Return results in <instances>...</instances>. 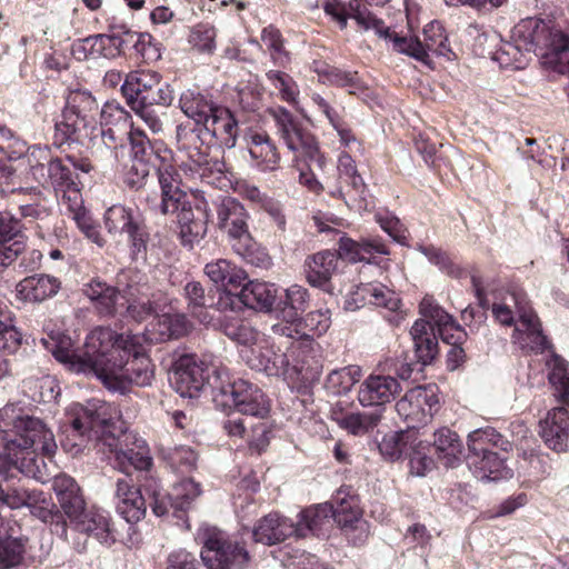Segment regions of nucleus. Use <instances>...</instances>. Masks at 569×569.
<instances>
[{
	"instance_id": "c9c22d12",
	"label": "nucleus",
	"mask_w": 569,
	"mask_h": 569,
	"mask_svg": "<svg viewBox=\"0 0 569 569\" xmlns=\"http://www.w3.org/2000/svg\"><path fill=\"white\" fill-rule=\"evenodd\" d=\"M7 480V475L0 471V505H4L10 509H20L36 506L37 502H47L42 491L31 490L24 486L12 487L2 486V481Z\"/></svg>"
},
{
	"instance_id": "9b49d317",
	"label": "nucleus",
	"mask_w": 569,
	"mask_h": 569,
	"mask_svg": "<svg viewBox=\"0 0 569 569\" xmlns=\"http://www.w3.org/2000/svg\"><path fill=\"white\" fill-rule=\"evenodd\" d=\"M278 133L296 158H302L310 163L317 164L320 169L326 164L325 157L320 153L316 138L303 131L295 117L284 108L277 107L270 110Z\"/></svg>"
},
{
	"instance_id": "a878e982",
	"label": "nucleus",
	"mask_w": 569,
	"mask_h": 569,
	"mask_svg": "<svg viewBox=\"0 0 569 569\" xmlns=\"http://www.w3.org/2000/svg\"><path fill=\"white\" fill-rule=\"evenodd\" d=\"M60 280L51 274L36 273L20 280L16 286L17 298L24 302L40 303L53 298L60 290Z\"/></svg>"
},
{
	"instance_id": "79ce46f5",
	"label": "nucleus",
	"mask_w": 569,
	"mask_h": 569,
	"mask_svg": "<svg viewBox=\"0 0 569 569\" xmlns=\"http://www.w3.org/2000/svg\"><path fill=\"white\" fill-rule=\"evenodd\" d=\"M150 326V331L157 335V340L179 338L190 330L189 321L181 313L164 312L159 315L158 312Z\"/></svg>"
},
{
	"instance_id": "680f3d73",
	"label": "nucleus",
	"mask_w": 569,
	"mask_h": 569,
	"mask_svg": "<svg viewBox=\"0 0 569 569\" xmlns=\"http://www.w3.org/2000/svg\"><path fill=\"white\" fill-rule=\"evenodd\" d=\"M331 318L328 309L309 312L299 323L301 336H321L330 327Z\"/></svg>"
},
{
	"instance_id": "dca6fc26",
	"label": "nucleus",
	"mask_w": 569,
	"mask_h": 569,
	"mask_svg": "<svg viewBox=\"0 0 569 569\" xmlns=\"http://www.w3.org/2000/svg\"><path fill=\"white\" fill-rule=\"evenodd\" d=\"M31 174L42 186H51L56 193L76 184L73 172L61 159L49 157V151L34 149L28 160Z\"/></svg>"
},
{
	"instance_id": "5701e85b",
	"label": "nucleus",
	"mask_w": 569,
	"mask_h": 569,
	"mask_svg": "<svg viewBox=\"0 0 569 569\" xmlns=\"http://www.w3.org/2000/svg\"><path fill=\"white\" fill-rule=\"evenodd\" d=\"M240 357L253 370L268 376H281L287 372L289 360L286 353L276 351L263 337L253 349H241Z\"/></svg>"
},
{
	"instance_id": "bf43d9fd",
	"label": "nucleus",
	"mask_w": 569,
	"mask_h": 569,
	"mask_svg": "<svg viewBox=\"0 0 569 569\" xmlns=\"http://www.w3.org/2000/svg\"><path fill=\"white\" fill-rule=\"evenodd\" d=\"M261 41L270 51L274 63L279 67H284L289 58L287 51L283 49L280 31L272 26L266 27L261 32Z\"/></svg>"
},
{
	"instance_id": "5fc2aeb1",
	"label": "nucleus",
	"mask_w": 569,
	"mask_h": 569,
	"mask_svg": "<svg viewBox=\"0 0 569 569\" xmlns=\"http://www.w3.org/2000/svg\"><path fill=\"white\" fill-rule=\"evenodd\" d=\"M353 3H358V6L360 7L361 10H365L366 12H368L367 8L365 7V4L360 3L359 0H351L348 4V7L340 2L339 0H325V3H323V10L325 12L330 16L337 23L338 26L343 29L347 27V22H348V18H352L356 20L357 24L362 28L363 30H366L359 22L358 20L356 19L355 17V10L352 8V4ZM369 13L375 17L370 11Z\"/></svg>"
},
{
	"instance_id": "6ab92c4d",
	"label": "nucleus",
	"mask_w": 569,
	"mask_h": 569,
	"mask_svg": "<svg viewBox=\"0 0 569 569\" xmlns=\"http://www.w3.org/2000/svg\"><path fill=\"white\" fill-rule=\"evenodd\" d=\"M420 315L431 321L433 330L443 342L451 346L450 355L462 353L459 346L466 339V332L453 318L446 312L433 298L425 297L420 302Z\"/></svg>"
},
{
	"instance_id": "3c124183",
	"label": "nucleus",
	"mask_w": 569,
	"mask_h": 569,
	"mask_svg": "<svg viewBox=\"0 0 569 569\" xmlns=\"http://www.w3.org/2000/svg\"><path fill=\"white\" fill-rule=\"evenodd\" d=\"M184 296L188 300V308L191 313L199 319L200 322L206 323L210 321V317L206 311L208 299L204 295V288L198 281H190L184 286Z\"/></svg>"
},
{
	"instance_id": "6e6552de",
	"label": "nucleus",
	"mask_w": 569,
	"mask_h": 569,
	"mask_svg": "<svg viewBox=\"0 0 569 569\" xmlns=\"http://www.w3.org/2000/svg\"><path fill=\"white\" fill-rule=\"evenodd\" d=\"M335 502L336 507L328 503L319 505L315 509L302 511L301 516L305 520L317 523V529L322 525L323 520L332 516L353 545L362 543L368 538L369 531L367 522L361 518L362 511L357 497L339 490Z\"/></svg>"
},
{
	"instance_id": "7c9ffc66",
	"label": "nucleus",
	"mask_w": 569,
	"mask_h": 569,
	"mask_svg": "<svg viewBox=\"0 0 569 569\" xmlns=\"http://www.w3.org/2000/svg\"><path fill=\"white\" fill-rule=\"evenodd\" d=\"M177 213L181 243L192 249L207 234L209 214L204 212L203 217L196 218L191 207L187 204L180 206Z\"/></svg>"
},
{
	"instance_id": "0eeeda50",
	"label": "nucleus",
	"mask_w": 569,
	"mask_h": 569,
	"mask_svg": "<svg viewBox=\"0 0 569 569\" xmlns=\"http://www.w3.org/2000/svg\"><path fill=\"white\" fill-rule=\"evenodd\" d=\"M202 545L200 557L207 569H246L250 561L244 547L226 531L202 526L197 535Z\"/></svg>"
},
{
	"instance_id": "13d9d810",
	"label": "nucleus",
	"mask_w": 569,
	"mask_h": 569,
	"mask_svg": "<svg viewBox=\"0 0 569 569\" xmlns=\"http://www.w3.org/2000/svg\"><path fill=\"white\" fill-rule=\"evenodd\" d=\"M136 114L144 122L152 133L163 132L167 112L164 108L153 103H141L134 109Z\"/></svg>"
},
{
	"instance_id": "a18cd8bd",
	"label": "nucleus",
	"mask_w": 569,
	"mask_h": 569,
	"mask_svg": "<svg viewBox=\"0 0 569 569\" xmlns=\"http://www.w3.org/2000/svg\"><path fill=\"white\" fill-rule=\"evenodd\" d=\"M162 458L174 472L189 473L196 469L198 455L188 446H174L162 449Z\"/></svg>"
},
{
	"instance_id": "9d476101",
	"label": "nucleus",
	"mask_w": 569,
	"mask_h": 569,
	"mask_svg": "<svg viewBox=\"0 0 569 569\" xmlns=\"http://www.w3.org/2000/svg\"><path fill=\"white\" fill-rule=\"evenodd\" d=\"M214 401L234 408L243 416L264 419L270 412V403L262 390L244 379H237L217 388Z\"/></svg>"
},
{
	"instance_id": "37998d69",
	"label": "nucleus",
	"mask_w": 569,
	"mask_h": 569,
	"mask_svg": "<svg viewBox=\"0 0 569 569\" xmlns=\"http://www.w3.org/2000/svg\"><path fill=\"white\" fill-rule=\"evenodd\" d=\"M180 108L188 118L196 122V124L203 126L207 119L216 110L217 106L200 92L189 89L180 97Z\"/></svg>"
},
{
	"instance_id": "603ef678",
	"label": "nucleus",
	"mask_w": 569,
	"mask_h": 569,
	"mask_svg": "<svg viewBox=\"0 0 569 569\" xmlns=\"http://www.w3.org/2000/svg\"><path fill=\"white\" fill-rule=\"evenodd\" d=\"M413 432L410 430L392 432L383 437L379 443L380 452L390 460L398 459L401 455L408 453L411 445L410 439Z\"/></svg>"
},
{
	"instance_id": "7ed1b4c3",
	"label": "nucleus",
	"mask_w": 569,
	"mask_h": 569,
	"mask_svg": "<svg viewBox=\"0 0 569 569\" xmlns=\"http://www.w3.org/2000/svg\"><path fill=\"white\" fill-rule=\"evenodd\" d=\"M57 450V443L51 429L33 417H27L16 436L7 438L3 445V461L27 477L43 479L44 462L38 452L51 457Z\"/></svg>"
},
{
	"instance_id": "a19ab883",
	"label": "nucleus",
	"mask_w": 569,
	"mask_h": 569,
	"mask_svg": "<svg viewBox=\"0 0 569 569\" xmlns=\"http://www.w3.org/2000/svg\"><path fill=\"white\" fill-rule=\"evenodd\" d=\"M493 448L508 451L511 443L490 427L473 430L468 435V456L480 457Z\"/></svg>"
},
{
	"instance_id": "b1692460",
	"label": "nucleus",
	"mask_w": 569,
	"mask_h": 569,
	"mask_svg": "<svg viewBox=\"0 0 569 569\" xmlns=\"http://www.w3.org/2000/svg\"><path fill=\"white\" fill-rule=\"evenodd\" d=\"M511 339L526 353H540L549 348L541 322L532 309L522 310L521 320L516 322Z\"/></svg>"
},
{
	"instance_id": "4be33fe9",
	"label": "nucleus",
	"mask_w": 569,
	"mask_h": 569,
	"mask_svg": "<svg viewBox=\"0 0 569 569\" xmlns=\"http://www.w3.org/2000/svg\"><path fill=\"white\" fill-rule=\"evenodd\" d=\"M60 204L66 208L71 219L77 223L81 232L99 247L104 244L98 226L93 222L91 216L83 206V199L78 184L70 186L59 190Z\"/></svg>"
},
{
	"instance_id": "423d86ee",
	"label": "nucleus",
	"mask_w": 569,
	"mask_h": 569,
	"mask_svg": "<svg viewBox=\"0 0 569 569\" xmlns=\"http://www.w3.org/2000/svg\"><path fill=\"white\" fill-rule=\"evenodd\" d=\"M377 254H389L387 246L379 238H366L355 241L342 237L339 241V256L325 250L308 257L305 261V272L309 284L325 288L338 269L339 257L351 262H370Z\"/></svg>"
},
{
	"instance_id": "4c0bfd02",
	"label": "nucleus",
	"mask_w": 569,
	"mask_h": 569,
	"mask_svg": "<svg viewBox=\"0 0 569 569\" xmlns=\"http://www.w3.org/2000/svg\"><path fill=\"white\" fill-rule=\"evenodd\" d=\"M530 309L526 295L510 292L500 302L493 303L492 315L499 323L516 327V322L521 320L522 310L529 311Z\"/></svg>"
},
{
	"instance_id": "aec40b11",
	"label": "nucleus",
	"mask_w": 569,
	"mask_h": 569,
	"mask_svg": "<svg viewBox=\"0 0 569 569\" xmlns=\"http://www.w3.org/2000/svg\"><path fill=\"white\" fill-rule=\"evenodd\" d=\"M400 392L401 385L395 377L371 373L359 386L358 401L362 407L381 409L393 401Z\"/></svg>"
},
{
	"instance_id": "412c9836",
	"label": "nucleus",
	"mask_w": 569,
	"mask_h": 569,
	"mask_svg": "<svg viewBox=\"0 0 569 569\" xmlns=\"http://www.w3.org/2000/svg\"><path fill=\"white\" fill-rule=\"evenodd\" d=\"M170 383L184 398H194L204 387L203 369L197 362L196 356L182 355L172 365Z\"/></svg>"
},
{
	"instance_id": "338daca9",
	"label": "nucleus",
	"mask_w": 569,
	"mask_h": 569,
	"mask_svg": "<svg viewBox=\"0 0 569 569\" xmlns=\"http://www.w3.org/2000/svg\"><path fill=\"white\" fill-rule=\"evenodd\" d=\"M358 370L351 367L332 370L327 378V387L335 393L348 391L356 382Z\"/></svg>"
},
{
	"instance_id": "f3484780",
	"label": "nucleus",
	"mask_w": 569,
	"mask_h": 569,
	"mask_svg": "<svg viewBox=\"0 0 569 569\" xmlns=\"http://www.w3.org/2000/svg\"><path fill=\"white\" fill-rule=\"evenodd\" d=\"M337 169L339 186L331 191V194L343 199L350 208L366 209L367 188L349 152L343 151L339 154Z\"/></svg>"
},
{
	"instance_id": "052dcab7",
	"label": "nucleus",
	"mask_w": 569,
	"mask_h": 569,
	"mask_svg": "<svg viewBox=\"0 0 569 569\" xmlns=\"http://www.w3.org/2000/svg\"><path fill=\"white\" fill-rule=\"evenodd\" d=\"M216 37L214 27L208 23H199L192 28L189 42L200 52L212 53L216 49Z\"/></svg>"
},
{
	"instance_id": "f03ea898",
	"label": "nucleus",
	"mask_w": 569,
	"mask_h": 569,
	"mask_svg": "<svg viewBox=\"0 0 569 569\" xmlns=\"http://www.w3.org/2000/svg\"><path fill=\"white\" fill-rule=\"evenodd\" d=\"M116 409L106 401L92 399L86 405L72 403L67 410L69 427L61 439L63 450L77 456L91 442L120 471L148 470L152 465L146 441L122 432L114 436L111 423Z\"/></svg>"
},
{
	"instance_id": "c03bdc74",
	"label": "nucleus",
	"mask_w": 569,
	"mask_h": 569,
	"mask_svg": "<svg viewBox=\"0 0 569 569\" xmlns=\"http://www.w3.org/2000/svg\"><path fill=\"white\" fill-rule=\"evenodd\" d=\"M548 379L555 388V397L560 403L569 405V369L568 362L558 355H552L547 362Z\"/></svg>"
},
{
	"instance_id": "8fccbe9b",
	"label": "nucleus",
	"mask_w": 569,
	"mask_h": 569,
	"mask_svg": "<svg viewBox=\"0 0 569 569\" xmlns=\"http://www.w3.org/2000/svg\"><path fill=\"white\" fill-rule=\"evenodd\" d=\"M282 316L289 322H295L298 315L303 312L308 305V291L306 288L292 284L286 290Z\"/></svg>"
},
{
	"instance_id": "4d7b16f0",
	"label": "nucleus",
	"mask_w": 569,
	"mask_h": 569,
	"mask_svg": "<svg viewBox=\"0 0 569 569\" xmlns=\"http://www.w3.org/2000/svg\"><path fill=\"white\" fill-rule=\"evenodd\" d=\"M101 127L118 128V130H126L131 128V116L119 103L107 102L100 112Z\"/></svg>"
},
{
	"instance_id": "774afa93",
	"label": "nucleus",
	"mask_w": 569,
	"mask_h": 569,
	"mask_svg": "<svg viewBox=\"0 0 569 569\" xmlns=\"http://www.w3.org/2000/svg\"><path fill=\"white\" fill-rule=\"evenodd\" d=\"M164 569H201V565L196 555L186 549H178L167 556Z\"/></svg>"
},
{
	"instance_id": "6e6d98bb",
	"label": "nucleus",
	"mask_w": 569,
	"mask_h": 569,
	"mask_svg": "<svg viewBox=\"0 0 569 569\" xmlns=\"http://www.w3.org/2000/svg\"><path fill=\"white\" fill-rule=\"evenodd\" d=\"M22 342V335L14 325L10 311L0 316V348L12 353Z\"/></svg>"
},
{
	"instance_id": "1a4fd4ad",
	"label": "nucleus",
	"mask_w": 569,
	"mask_h": 569,
	"mask_svg": "<svg viewBox=\"0 0 569 569\" xmlns=\"http://www.w3.org/2000/svg\"><path fill=\"white\" fill-rule=\"evenodd\" d=\"M249 213L237 199L223 198L217 206V226L226 232L234 252L252 261L257 242L249 231Z\"/></svg>"
},
{
	"instance_id": "c756f323",
	"label": "nucleus",
	"mask_w": 569,
	"mask_h": 569,
	"mask_svg": "<svg viewBox=\"0 0 569 569\" xmlns=\"http://www.w3.org/2000/svg\"><path fill=\"white\" fill-rule=\"evenodd\" d=\"M238 121H240V119L233 118L232 111L227 108L217 107L204 122L203 129L208 134L219 140L226 147L232 148L238 137Z\"/></svg>"
},
{
	"instance_id": "2eb2a0df",
	"label": "nucleus",
	"mask_w": 569,
	"mask_h": 569,
	"mask_svg": "<svg viewBox=\"0 0 569 569\" xmlns=\"http://www.w3.org/2000/svg\"><path fill=\"white\" fill-rule=\"evenodd\" d=\"M315 530H317V523L305 520L301 515L299 522L293 523L278 513H269L260 519L252 531V536L256 542L272 546L291 536L306 537L308 531Z\"/></svg>"
},
{
	"instance_id": "864d4df0",
	"label": "nucleus",
	"mask_w": 569,
	"mask_h": 569,
	"mask_svg": "<svg viewBox=\"0 0 569 569\" xmlns=\"http://www.w3.org/2000/svg\"><path fill=\"white\" fill-rule=\"evenodd\" d=\"M224 335L234 341L241 349H253L263 338L257 330L247 323H228L224 326Z\"/></svg>"
},
{
	"instance_id": "09e8293b",
	"label": "nucleus",
	"mask_w": 569,
	"mask_h": 569,
	"mask_svg": "<svg viewBox=\"0 0 569 569\" xmlns=\"http://www.w3.org/2000/svg\"><path fill=\"white\" fill-rule=\"evenodd\" d=\"M171 495L173 499L171 507L174 508V512H181L187 510L192 501L201 495V488L191 478H186L174 483Z\"/></svg>"
},
{
	"instance_id": "f257e3e1",
	"label": "nucleus",
	"mask_w": 569,
	"mask_h": 569,
	"mask_svg": "<svg viewBox=\"0 0 569 569\" xmlns=\"http://www.w3.org/2000/svg\"><path fill=\"white\" fill-rule=\"evenodd\" d=\"M41 340L70 371L93 375L111 391L124 393L132 385L147 387L154 377L150 358L140 350L139 336L97 327L82 347H74L72 339L59 331H51L48 339Z\"/></svg>"
},
{
	"instance_id": "c85d7f7f",
	"label": "nucleus",
	"mask_w": 569,
	"mask_h": 569,
	"mask_svg": "<svg viewBox=\"0 0 569 569\" xmlns=\"http://www.w3.org/2000/svg\"><path fill=\"white\" fill-rule=\"evenodd\" d=\"M410 335L418 361L423 366L429 365L438 353L437 333L431 321L425 317L416 320L411 327Z\"/></svg>"
},
{
	"instance_id": "f704fd0d",
	"label": "nucleus",
	"mask_w": 569,
	"mask_h": 569,
	"mask_svg": "<svg viewBox=\"0 0 569 569\" xmlns=\"http://www.w3.org/2000/svg\"><path fill=\"white\" fill-rule=\"evenodd\" d=\"M352 296L356 302L383 307L390 311H396L400 305L398 296L381 283H361L356 288Z\"/></svg>"
},
{
	"instance_id": "0e129e2a",
	"label": "nucleus",
	"mask_w": 569,
	"mask_h": 569,
	"mask_svg": "<svg viewBox=\"0 0 569 569\" xmlns=\"http://www.w3.org/2000/svg\"><path fill=\"white\" fill-rule=\"evenodd\" d=\"M129 140L131 144L133 160H141L149 162L154 152V146L151 144L149 138L139 128L131 126L129 131Z\"/></svg>"
},
{
	"instance_id": "49530a36",
	"label": "nucleus",
	"mask_w": 569,
	"mask_h": 569,
	"mask_svg": "<svg viewBox=\"0 0 569 569\" xmlns=\"http://www.w3.org/2000/svg\"><path fill=\"white\" fill-rule=\"evenodd\" d=\"M380 413L376 412H351L343 416L339 425L353 436H363L377 427L380 421Z\"/></svg>"
},
{
	"instance_id": "20e7f679",
	"label": "nucleus",
	"mask_w": 569,
	"mask_h": 569,
	"mask_svg": "<svg viewBox=\"0 0 569 569\" xmlns=\"http://www.w3.org/2000/svg\"><path fill=\"white\" fill-rule=\"evenodd\" d=\"M519 49L533 51L542 67L551 71H569V37L536 18L521 20L512 29Z\"/></svg>"
},
{
	"instance_id": "473e14b6",
	"label": "nucleus",
	"mask_w": 569,
	"mask_h": 569,
	"mask_svg": "<svg viewBox=\"0 0 569 569\" xmlns=\"http://www.w3.org/2000/svg\"><path fill=\"white\" fill-rule=\"evenodd\" d=\"M248 149L250 157L261 170L278 169L280 156L267 133L251 132L248 136Z\"/></svg>"
},
{
	"instance_id": "39448f33",
	"label": "nucleus",
	"mask_w": 569,
	"mask_h": 569,
	"mask_svg": "<svg viewBox=\"0 0 569 569\" xmlns=\"http://www.w3.org/2000/svg\"><path fill=\"white\" fill-rule=\"evenodd\" d=\"M355 17L365 29H373L380 38L392 43V49L399 53L407 54L421 62L429 69H436L437 64L431 58V53L437 51L442 41L447 40V34L442 26L432 21L423 28V41L416 36H401L385 26L383 21L372 17L369 12L361 10L358 3H353Z\"/></svg>"
},
{
	"instance_id": "e433bc0d",
	"label": "nucleus",
	"mask_w": 569,
	"mask_h": 569,
	"mask_svg": "<svg viewBox=\"0 0 569 569\" xmlns=\"http://www.w3.org/2000/svg\"><path fill=\"white\" fill-rule=\"evenodd\" d=\"M204 273L209 279L223 289H233L242 286L247 278L246 272L227 259H217L204 266Z\"/></svg>"
},
{
	"instance_id": "bb28decb",
	"label": "nucleus",
	"mask_w": 569,
	"mask_h": 569,
	"mask_svg": "<svg viewBox=\"0 0 569 569\" xmlns=\"http://www.w3.org/2000/svg\"><path fill=\"white\" fill-rule=\"evenodd\" d=\"M52 488L60 508L71 523L87 510L84 499L76 480L66 473L54 477Z\"/></svg>"
},
{
	"instance_id": "393cba45",
	"label": "nucleus",
	"mask_w": 569,
	"mask_h": 569,
	"mask_svg": "<svg viewBox=\"0 0 569 569\" xmlns=\"http://www.w3.org/2000/svg\"><path fill=\"white\" fill-rule=\"evenodd\" d=\"M540 436L552 450L562 452L569 449V413L565 407L548 411L540 421Z\"/></svg>"
},
{
	"instance_id": "58836bf2",
	"label": "nucleus",
	"mask_w": 569,
	"mask_h": 569,
	"mask_svg": "<svg viewBox=\"0 0 569 569\" xmlns=\"http://www.w3.org/2000/svg\"><path fill=\"white\" fill-rule=\"evenodd\" d=\"M277 298V289L273 284L262 281H249L242 283L240 299L244 306L256 310L269 311Z\"/></svg>"
},
{
	"instance_id": "69168bd1",
	"label": "nucleus",
	"mask_w": 569,
	"mask_h": 569,
	"mask_svg": "<svg viewBox=\"0 0 569 569\" xmlns=\"http://www.w3.org/2000/svg\"><path fill=\"white\" fill-rule=\"evenodd\" d=\"M238 96L239 103L242 109L233 111L232 116L233 118L240 119V121L237 122V133L239 134L240 128L242 126H246L254 120V112L259 108V99L248 92L246 89H240Z\"/></svg>"
},
{
	"instance_id": "de8ad7c7",
	"label": "nucleus",
	"mask_w": 569,
	"mask_h": 569,
	"mask_svg": "<svg viewBox=\"0 0 569 569\" xmlns=\"http://www.w3.org/2000/svg\"><path fill=\"white\" fill-rule=\"evenodd\" d=\"M26 542L24 538H0V569H11L22 563Z\"/></svg>"
},
{
	"instance_id": "72a5a7b5",
	"label": "nucleus",
	"mask_w": 569,
	"mask_h": 569,
	"mask_svg": "<svg viewBox=\"0 0 569 569\" xmlns=\"http://www.w3.org/2000/svg\"><path fill=\"white\" fill-rule=\"evenodd\" d=\"M73 526L78 531L93 536L101 543L109 545L114 541L109 517L101 510L87 509Z\"/></svg>"
},
{
	"instance_id": "2f4dec72",
	"label": "nucleus",
	"mask_w": 569,
	"mask_h": 569,
	"mask_svg": "<svg viewBox=\"0 0 569 569\" xmlns=\"http://www.w3.org/2000/svg\"><path fill=\"white\" fill-rule=\"evenodd\" d=\"M467 460L475 477L481 481H496L512 477V470L507 468L505 460L493 451L480 457L468 456Z\"/></svg>"
},
{
	"instance_id": "ddd939ff",
	"label": "nucleus",
	"mask_w": 569,
	"mask_h": 569,
	"mask_svg": "<svg viewBox=\"0 0 569 569\" xmlns=\"http://www.w3.org/2000/svg\"><path fill=\"white\" fill-rule=\"evenodd\" d=\"M439 399L432 386H419L408 390L396 403L397 413L412 431L426 426L437 411Z\"/></svg>"
},
{
	"instance_id": "4468645a",
	"label": "nucleus",
	"mask_w": 569,
	"mask_h": 569,
	"mask_svg": "<svg viewBox=\"0 0 569 569\" xmlns=\"http://www.w3.org/2000/svg\"><path fill=\"white\" fill-rule=\"evenodd\" d=\"M103 224L112 237H128L132 254L146 251L148 234L131 208L120 203L110 206L103 214Z\"/></svg>"
},
{
	"instance_id": "ea45409f",
	"label": "nucleus",
	"mask_w": 569,
	"mask_h": 569,
	"mask_svg": "<svg viewBox=\"0 0 569 569\" xmlns=\"http://www.w3.org/2000/svg\"><path fill=\"white\" fill-rule=\"evenodd\" d=\"M433 447L438 460L447 468H453L460 461L462 445L456 432L441 428L435 432Z\"/></svg>"
},
{
	"instance_id": "e2e57ef3",
	"label": "nucleus",
	"mask_w": 569,
	"mask_h": 569,
	"mask_svg": "<svg viewBox=\"0 0 569 569\" xmlns=\"http://www.w3.org/2000/svg\"><path fill=\"white\" fill-rule=\"evenodd\" d=\"M44 502H37L36 506L28 507L31 513L42 520L43 522H50L52 533L58 537L66 539L68 533V527L66 520L59 513H53L48 507L43 506Z\"/></svg>"
},
{
	"instance_id": "a211bd4d",
	"label": "nucleus",
	"mask_w": 569,
	"mask_h": 569,
	"mask_svg": "<svg viewBox=\"0 0 569 569\" xmlns=\"http://www.w3.org/2000/svg\"><path fill=\"white\" fill-rule=\"evenodd\" d=\"M158 181L161 189L160 200L157 197H147L151 211L167 216L177 212L180 206L187 204V194L180 188V174L172 166L163 164L158 169Z\"/></svg>"
},
{
	"instance_id": "f8f14e48",
	"label": "nucleus",
	"mask_w": 569,
	"mask_h": 569,
	"mask_svg": "<svg viewBox=\"0 0 569 569\" xmlns=\"http://www.w3.org/2000/svg\"><path fill=\"white\" fill-rule=\"evenodd\" d=\"M118 284H123V300L127 303V312L131 319L141 322L151 316H157L159 306L156 295L150 298V288L144 274L129 270L119 277Z\"/></svg>"
},
{
	"instance_id": "cd10ccee",
	"label": "nucleus",
	"mask_w": 569,
	"mask_h": 569,
	"mask_svg": "<svg viewBox=\"0 0 569 569\" xmlns=\"http://www.w3.org/2000/svg\"><path fill=\"white\" fill-rule=\"evenodd\" d=\"M22 223L8 211H0V271L18 258L24 243L13 241L22 232Z\"/></svg>"
}]
</instances>
